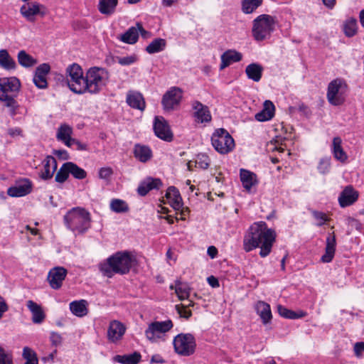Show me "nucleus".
<instances>
[{
	"label": "nucleus",
	"mask_w": 364,
	"mask_h": 364,
	"mask_svg": "<svg viewBox=\"0 0 364 364\" xmlns=\"http://www.w3.org/2000/svg\"><path fill=\"white\" fill-rule=\"evenodd\" d=\"M43 163V169L41 171V176L45 180L51 178L57 168L56 160L53 156H48L44 160Z\"/></svg>",
	"instance_id": "nucleus-25"
},
{
	"label": "nucleus",
	"mask_w": 364,
	"mask_h": 364,
	"mask_svg": "<svg viewBox=\"0 0 364 364\" xmlns=\"http://www.w3.org/2000/svg\"><path fill=\"white\" fill-rule=\"evenodd\" d=\"M28 309L32 313V321L34 323H41L45 318V314L42 310V308L37 303L29 300L26 304Z\"/></svg>",
	"instance_id": "nucleus-28"
},
{
	"label": "nucleus",
	"mask_w": 364,
	"mask_h": 364,
	"mask_svg": "<svg viewBox=\"0 0 364 364\" xmlns=\"http://www.w3.org/2000/svg\"><path fill=\"white\" fill-rule=\"evenodd\" d=\"M166 198L174 210H179L182 208V198L176 187L170 186L168 188L166 193Z\"/></svg>",
	"instance_id": "nucleus-19"
},
{
	"label": "nucleus",
	"mask_w": 364,
	"mask_h": 364,
	"mask_svg": "<svg viewBox=\"0 0 364 364\" xmlns=\"http://www.w3.org/2000/svg\"><path fill=\"white\" fill-rule=\"evenodd\" d=\"M330 164L331 162L329 159H321L319 164L318 166V169L319 172L322 174L328 173L329 171Z\"/></svg>",
	"instance_id": "nucleus-53"
},
{
	"label": "nucleus",
	"mask_w": 364,
	"mask_h": 364,
	"mask_svg": "<svg viewBox=\"0 0 364 364\" xmlns=\"http://www.w3.org/2000/svg\"><path fill=\"white\" fill-rule=\"evenodd\" d=\"M112 174V170L108 167L101 168L99 171V177L102 179H107Z\"/></svg>",
	"instance_id": "nucleus-56"
},
{
	"label": "nucleus",
	"mask_w": 364,
	"mask_h": 364,
	"mask_svg": "<svg viewBox=\"0 0 364 364\" xmlns=\"http://www.w3.org/2000/svg\"><path fill=\"white\" fill-rule=\"evenodd\" d=\"M43 6L36 2L27 3L21 7V14L29 21H34L37 14L44 16L45 13L41 11Z\"/></svg>",
	"instance_id": "nucleus-18"
},
{
	"label": "nucleus",
	"mask_w": 364,
	"mask_h": 364,
	"mask_svg": "<svg viewBox=\"0 0 364 364\" xmlns=\"http://www.w3.org/2000/svg\"><path fill=\"white\" fill-rule=\"evenodd\" d=\"M275 238V231L268 228L265 222L255 223L250 226L244 238V249L246 252H250L260 247L259 255L265 257L271 252Z\"/></svg>",
	"instance_id": "nucleus-1"
},
{
	"label": "nucleus",
	"mask_w": 364,
	"mask_h": 364,
	"mask_svg": "<svg viewBox=\"0 0 364 364\" xmlns=\"http://www.w3.org/2000/svg\"><path fill=\"white\" fill-rule=\"evenodd\" d=\"M134 155L139 161L145 163L151 159L152 151L147 146L136 144L134 149Z\"/></svg>",
	"instance_id": "nucleus-30"
},
{
	"label": "nucleus",
	"mask_w": 364,
	"mask_h": 364,
	"mask_svg": "<svg viewBox=\"0 0 364 364\" xmlns=\"http://www.w3.org/2000/svg\"><path fill=\"white\" fill-rule=\"evenodd\" d=\"M343 32L347 37H353L357 33V20L354 18L347 19L343 23Z\"/></svg>",
	"instance_id": "nucleus-41"
},
{
	"label": "nucleus",
	"mask_w": 364,
	"mask_h": 364,
	"mask_svg": "<svg viewBox=\"0 0 364 364\" xmlns=\"http://www.w3.org/2000/svg\"><path fill=\"white\" fill-rule=\"evenodd\" d=\"M348 87L346 81L336 78L328 85L326 97L328 102L333 106H340L344 103L348 95Z\"/></svg>",
	"instance_id": "nucleus-7"
},
{
	"label": "nucleus",
	"mask_w": 364,
	"mask_h": 364,
	"mask_svg": "<svg viewBox=\"0 0 364 364\" xmlns=\"http://www.w3.org/2000/svg\"><path fill=\"white\" fill-rule=\"evenodd\" d=\"M125 331L126 327L122 322L113 320L107 329V339L112 343H116L122 338Z\"/></svg>",
	"instance_id": "nucleus-15"
},
{
	"label": "nucleus",
	"mask_w": 364,
	"mask_h": 364,
	"mask_svg": "<svg viewBox=\"0 0 364 364\" xmlns=\"http://www.w3.org/2000/svg\"><path fill=\"white\" fill-rule=\"evenodd\" d=\"M274 104L269 100H266L264 102L263 109L255 114V119L259 122L269 120L274 117Z\"/></svg>",
	"instance_id": "nucleus-27"
},
{
	"label": "nucleus",
	"mask_w": 364,
	"mask_h": 364,
	"mask_svg": "<svg viewBox=\"0 0 364 364\" xmlns=\"http://www.w3.org/2000/svg\"><path fill=\"white\" fill-rule=\"evenodd\" d=\"M175 352L182 356H189L194 353L196 343L191 333H179L173 341Z\"/></svg>",
	"instance_id": "nucleus-9"
},
{
	"label": "nucleus",
	"mask_w": 364,
	"mask_h": 364,
	"mask_svg": "<svg viewBox=\"0 0 364 364\" xmlns=\"http://www.w3.org/2000/svg\"><path fill=\"white\" fill-rule=\"evenodd\" d=\"M336 250V238L335 236H328L326 238V252L321 257V261L323 262H330L334 256Z\"/></svg>",
	"instance_id": "nucleus-32"
},
{
	"label": "nucleus",
	"mask_w": 364,
	"mask_h": 364,
	"mask_svg": "<svg viewBox=\"0 0 364 364\" xmlns=\"http://www.w3.org/2000/svg\"><path fill=\"white\" fill-rule=\"evenodd\" d=\"M255 309L264 324H267L271 321L272 315L270 306L267 303L259 301L256 303Z\"/></svg>",
	"instance_id": "nucleus-23"
},
{
	"label": "nucleus",
	"mask_w": 364,
	"mask_h": 364,
	"mask_svg": "<svg viewBox=\"0 0 364 364\" xmlns=\"http://www.w3.org/2000/svg\"><path fill=\"white\" fill-rule=\"evenodd\" d=\"M277 310H278L279 314L281 316L286 318L295 319V318L302 317L304 316L303 314H301V315H298L296 312H294L291 310H289L282 305H278Z\"/></svg>",
	"instance_id": "nucleus-46"
},
{
	"label": "nucleus",
	"mask_w": 364,
	"mask_h": 364,
	"mask_svg": "<svg viewBox=\"0 0 364 364\" xmlns=\"http://www.w3.org/2000/svg\"><path fill=\"white\" fill-rule=\"evenodd\" d=\"M21 88V82L16 77L0 78V101L9 108L11 115H15L18 107L15 98Z\"/></svg>",
	"instance_id": "nucleus-4"
},
{
	"label": "nucleus",
	"mask_w": 364,
	"mask_h": 364,
	"mask_svg": "<svg viewBox=\"0 0 364 364\" xmlns=\"http://www.w3.org/2000/svg\"><path fill=\"white\" fill-rule=\"evenodd\" d=\"M173 327V323L170 319L164 321H154L148 325L147 328L145 330V336L151 342H156Z\"/></svg>",
	"instance_id": "nucleus-10"
},
{
	"label": "nucleus",
	"mask_w": 364,
	"mask_h": 364,
	"mask_svg": "<svg viewBox=\"0 0 364 364\" xmlns=\"http://www.w3.org/2000/svg\"><path fill=\"white\" fill-rule=\"evenodd\" d=\"M364 351V342H357L354 346V352L357 356H359Z\"/></svg>",
	"instance_id": "nucleus-61"
},
{
	"label": "nucleus",
	"mask_w": 364,
	"mask_h": 364,
	"mask_svg": "<svg viewBox=\"0 0 364 364\" xmlns=\"http://www.w3.org/2000/svg\"><path fill=\"white\" fill-rule=\"evenodd\" d=\"M139 38V29L137 26L129 28L124 34L121 35L119 39L126 43L134 44Z\"/></svg>",
	"instance_id": "nucleus-38"
},
{
	"label": "nucleus",
	"mask_w": 364,
	"mask_h": 364,
	"mask_svg": "<svg viewBox=\"0 0 364 364\" xmlns=\"http://www.w3.org/2000/svg\"><path fill=\"white\" fill-rule=\"evenodd\" d=\"M211 143L214 149L221 154H226L235 147V141L225 129H216L211 136Z\"/></svg>",
	"instance_id": "nucleus-8"
},
{
	"label": "nucleus",
	"mask_w": 364,
	"mask_h": 364,
	"mask_svg": "<svg viewBox=\"0 0 364 364\" xmlns=\"http://www.w3.org/2000/svg\"><path fill=\"white\" fill-rule=\"evenodd\" d=\"M170 289H175L176 294L180 300L188 299L191 288L186 283H183L180 280H176L175 286L171 285Z\"/></svg>",
	"instance_id": "nucleus-35"
},
{
	"label": "nucleus",
	"mask_w": 364,
	"mask_h": 364,
	"mask_svg": "<svg viewBox=\"0 0 364 364\" xmlns=\"http://www.w3.org/2000/svg\"><path fill=\"white\" fill-rule=\"evenodd\" d=\"M263 67L258 63H251L245 68L247 77L255 82H259L262 75Z\"/></svg>",
	"instance_id": "nucleus-31"
},
{
	"label": "nucleus",
	"mask_w": 364,
	"mask_h": 364,
	"mask_svg": "<svg viewBox=\"0 0 364 364\" xmlns=\"http://www.w3.org/2000/svg\"><path fill=\"white\" fill-rule=\"evenodd\" d=\"M108 79V73L103 68L98 67L90 68L86 73L82 84L77 85L78 94L86 92L91 94L98 93L106 85Z\"/></svg>",
	"instance_id": "nucleus-3"
},
{
	"label": "nucleus",
	"mask_w": 364,
	"mask_h": 364,
	"mask_svg": "<svg viewBox=\"0 0 364 364\" xmlns=\"http://www.w3.org/2000/svg\"><path fill=\"white\" fill-rule=\"evenodd\" d=\"M53 154L55 155L59 159L65 160L68 157V154L65 150H53Z\"/></svg>",
	"instance_id": "nucleus-63"
},
{
	"label": "nucleus",
	"mask_w": 364,
	"mask_h": 364,
	"mask_svg": "<svg viewBox=\"0 0 364 364\" xmlns=\"http://www.w3.org/2000/svg\"><path fill=\"white\" fill-rule=\"evenodd\" d=\"M70 148H73L76 150H85L87 149V146L70 136Z\"/></svg>",
	"instance_id": "nucleus-55"
},
{
	"label": "nucleus",
	"mask_w": 364,
	"mask_h": 364,
	"mask_svg": "<svg viewBox=\"0 0 364 364\" xmlns=\"http://www.w3.org/2000/svg\"><path fill=\"white\" fill-rule=\"evenodd\" d=\"M23 358L26 360L24 364H38V360L36 353L29 347H24L23 350Z\"/></svg>",
	"instance_id": "nucleus-44"
},
{
	"label": "nucleus",
	"mask_w": 364,
	"mask_h": 364,
	"mask_svg": "<svg viewBox=\"0 0 364 364\" xmlns=\"http://www.w3.org/2000/svg\"><path fill=\"white\" fill-rule=\"evenodd\" d=\"M88 302L85 299L76 300L70 303V311L77 317L82 318L87 315Z\"/></svg>",
	"instance_id": "nucleus-22"
},
{
	"label": "nucleus",
	"mask_w": 364,
	"mask_h": 364,
	"mask_svg": "<svg viewBox=\"0 0 364 364\" xmlns=\"http://www.w3.org/2000/svg\"><path fill=\"white\" fill-rule=\"evenodd\" d=\"M68 178V162L63 164L62 167L57 172L55 176V181L58 183L65 182Z\"/></svg>",
	"instance_id": "nucleus-48"
},
{
	"label": "nucleus",
	"mask_w": 364,
	"mask_h": 364,
	"mask_svg": "<svg viewBox=\"0 0 364 364\" xmlns=\"http://www.w3.org/2000/svg\"><path fill=\"white\" fill-rule=\"evenodd\" d=\"M240 180L247 191H250L257 183L255 174L245 169L240 170Z\"/></svg>",
	"instance_id": "nucleus-34"
},
{
	"label": "nucleus",
	"mask_w": 364,
	"mask_h": 364,
	"mask_svg": "<svg viewBox=\"0 0 364 364\" xmlns=\"http://www.w3.org/2000/svg\"><path fill=\"white\" fill-rule=\"evenodd\" d=\"M193 108L195 110L194 117L198 122H208L211 120V115L207 106L196 101L193 103Z\"/></svg>",
	"instance_id": "nucleus-20"
},
{
	"label": "nucleus",
	"mask_w": 364,
	"mask_h": 364,
	"mask_svg": "<svg viewBox=\"0 0 364 364\" xmlns=\"http://www.w3.org/2000/svg\"><path fill=\"white\" fill-rule=\"evenodd\" d=\"M342 139L339 136H336L332 141V153L333 156L341 162H345L348 159V156L342 148Z\"/></svg>",
	"instance_id": "nucleus-29"
},
{
	"label": "nucleus",
	"mask_w": 364,
	"mask_h": 364,
	"mask_svg": "<svg viewBox=\"0 0 364 364\" xmlns=\"http://www.w3.org/2000/svg\"><path fill=\"white\" fill-rule=\"evenodd\" d=\"M242 58V54L236 50H228L225 51L221 55V64L220 69L223 70L231 63L240 61Z\"/></svg>",
	"instance_id": "nucleus-24"
},
{
	"label": "nucleus",
	"mask_w": 364,
	"mask_h": 364,
	"mask_svg": "<svg viewBox=\"0 0 364 364\" xmlns=\"http://www.w3.org/2000/svg\"><path fill=\"white\" fill-rule=\"evenodd\" d=\"M166 46V40L163 38L154 39L149 46L146 48V51L149 54L159 53L165 49Z\"/></svg>",
	"instance_id": "nucleus-39"
},
{
	"label": "nucleus",
	"mask_w": 364,
	"mask_h": 364,
	"mask_svg": "<svg viewBox=\"0 0 364 364\" xmlns=\"http://www.w3.org/2000/svg\"><path fill=\"white\" fill-rule=\"evenodd\" d=\"M175 308H176L177 313L179 314L180 317H181V318L188 319L192 315L191 311L188 309L186 308V306L183 304H177V305H176Z\"/></svg>",
	"instance_id": "nucleus-49"
},
{
	"label": "nucleus",
	"mask_w": 364,
	"mask_h": 364,
	"mask_svg": "<svg viewBox=\"0 0 364 364\" xmlns=\"http://www.w3.org/2000/svg\"><path fill=\"white\" fill-rule=\"evenodd\" d=\"M62 337L60 334L53 332L50 336V341L53 345L57 346L62 343Z\"/></svg>",
	"instance_id": "nucleus-59"
},
{
	"label": "nucleus",
	"mask_w": 364,
	"mask_h": 364,
	"mask_svg": "<svg viewBox=\"0 0 364 364\" xmlns=\"http://www.w3.org/2000/svg\"><path fill=\"white\" fill-rule=\"evenodd\" d=\"M136 58L134 56H126L119 58L118 63L122 65H129L134 63Z\"/></svg>",
	"instance_id": "nucleus-57"
},
{
	"label": "nucleus",
	"mask_w": 364,
	"mask_h": 364,
	"mask_svg": "<svg viewBox=\"0 0 364 364\" xmlns=\"http://www.w3.org/2000/svg\"><path fill=\"white\" fill-rule=\"evenodd\" d=\"M0 67L5 70H14L16 67L15 60L4 49L0 50Z\"/></svg>",
	"instance_id": "nucleus-37"
},
{
	"label": "nucleus",
	"mask_w": 364,
	"mask_h": 364,
	"mask_svg": "<svg viewBox=\"0 0 364 364\" xmlns=\"http://www.w3.org/2000/svg\"><path fill=\"white\" fill-rule=\"evenodd\" d=\"M154 131L159 138L166 141L173 139V134L167 122L162 117H156L154 122Z\"/></svg>",
	"instance_id": "nucleus-12"
},
{
	"label": "nucleus",
	"mask_w": 364,
	"mask_h": 364,
	"mask_svg": "<svg viewBox=\"0 0 364 364\" xmlns=\"http://www.w3.org/2000/svg\"><path fill=\"white\" fill-rule=\"evenodd\" d=\"M358 197V194L351 186H347L341 193L338 198V202L341 207H347L355 203Z\"/></svg>",
	"instance_id": "nucleus-21"
},
{
	"label": "nucleus",
	"mask_w": 364,
	"mask_h": 364,
	"mask_svg": "<svg viewBox=\"0 0 364 364\" xmlns=\"http://www.w3.org/2000/svg\"><path fill=\"white\" fill-rule=\"evenodd\" d=\"M207 281L209 285L213 288H216L220 286L218 279L214 276L208 277Z\"/></svg>",
	"instance_id": "nucleus-64"
},
{
	"label": "nucleus",
	"mask_w": 364,
	"mask_h": 364,
	"mask_svg": "<svg viewBox=\"0 0 364 364\" xmlns=\"http://www.w3.org/2000/svg\"><path fill=\"white\" fill-rule=\"evenodd\" d=\"M149 191L150 188L146 186V179L143 181L137 188L138 193L141 196H146Z\"/></svg>",
	"instance_id": "nucleus-58"
},
{
	"label": "nucleus",
	"mask_w": 364,
	"mask_h": 364,
	"mask_svg": "<svg viewBox=\"0 0 364 364\" xmlns=\"http://www.w3.org/2000/svg\"><path fill=\"white\" fill-rule=\"evenodd\" d=\"M56 137L58 140L63 141L68 146V125L62 124L58 130Z\"/></svg>",
	"instance_id": "nucleus-47"
},
{
	"label": "nucleus",
	"mask_w": 364,
	"mask_h": 364,
	"mask_svg": "<svg viewBox=\"0 0 364 364\" xmlns=\"http://www.w3.org/2000/svg\"><path fill=\"white\" fill-rule=\"evenodd\" d=\"M146 186L150 188V191L152 189H159L162 186V182L159 178H146Z\"/></svg>",
	"instance_id": "nucleus-54"
},
{
	"label": "nucleus",
	"mask_w": 364,
	"mask_h": 364,
	"mask_svg": "<svg viewBox=\"0 0 364 364\" xmlns=\"http://www.w3.org/2000/svg\"><path fill=\"white\" fill-rule=\"evenodd\" d=\"M137 29H139V33H140L141 37L144 39H148L151 38V32L146 31L141 26V23H136Z\"/></svg>",
	"instance_id": "nucleus-60"
},
{
	"label": "nucleus",
	"mask_w": 364,
	"mask_h": 364,
	"mask_svg": "<svg viewBox=\"0 0 364 364\" xmlns=\"http://www.w3.org/2000/svg\"><path fill=\"white\" fill-rule=\"evenodd\" d=\"M141 354L134 352L131 354L117 355L113 358V360L122 364H137L141 360Z\"/></svg>",
	"instance_id": "nucleus-33"
},
{
	"label": "nucleus",
	"mask_w": 364,
	"mask_h": 364,
	"mask_svg": "<svg viewBox=\"0 0 364 364\" xmlns=\"http://www.w3.org/2000/svg\"><path fill=\"white\" fill-rule=\"evenodd\" d=\"M0 364H14L12 355L0 347Z\"/></svg>",
	"instance_id": "nucleus-52"
},
{
	"label": "nucleus",
	"mask_w": 364,
	"mask_h": 364,
	"mask_svg": "<svg viewBox=\"0 0 364 364\" xmlns=\"http://www.w3.org/2000/svg\"><path fill=\"white\" fill-rule=\"evenodd\" d=\"M312 215H313L314 218H315V220L317 221L316 225L318 226H321L322 225H323L325 223V222H326L328 220L326 213H324L323 212L314 210V211H312Z\"/></svg>",
	"instance_id": "nucleus-51"
},
{
	"label": "nucleus",
	"mask_w": 364,
	"mask_h": 364,
	"mask_svg": "<svg viewBox=\"0 0 364 364\" xmlns=\"http://www.w3.org/2000/svg\"><path fill=\"white\" fill-rule=\"evenodd\" d=\"M70 174L78 180H82L87 177V172L73 162H70Z\"/></svg>",
	"instance_id": "nucleus-45"
},
{
	"label": "nucleus",
	"mask_w": 364,
	"mask_h": 364,
	"mask_svg": "<svg viewBox=\"0 0 364 364\" xmlns=\"http://www.w3.org/2000/svg\"><path fill=\"white\" fill-rule=\"evenodd\" d=\"M90 227L91 216L87 210L80 207L70 210V229L75 235H83Z\"/></svg>",
	"instance_id": "nucleus-5"
},
{
	"label": "nucleus",
	"mask_w": 364,
	"mask_h": 364,
	"mask_svg": "<svg viewBox=\"0 0 364 364\" xmlns=\"http://www.w3.org/2000/svg\"><path fill=\"white\" fill-rule=\"evenodd\" d=\"M262 4V0H242V11L245 14H251L255 11Z\"/></svg>",
	"instance_id": "nucleus-42"
},
{
	"label": "nucleus",
	"mask_w": 364,
	"mask_h": 364,
	"mask_svg": "<svg viewBox=\"0 0 364 364\" xmlns=\"http://www.w3.org/2000/svg\"><path fill=\"white\" fill-rule=\"evenodd\" d=\"M117 3V0H99L98 9L101 14L109 16L115 11Z\"/></svg>",
	"instance_id": "nucleus-36"
},
{
	"label": "nucleus",
	"mask_w": 364,
	"mask_h": 364,
	"mask_svg": "<svg viewBox=\"0 0 364 364\" xmlns=\"http://www.w3.org/2000/svg\"><path fill=\"white\" fill-rule=\"evenodd\" d=\"M127 102L132 108L144 110L145 101L142 95L138 92H129L127 96Z\"/></svg>",
	"instance_id": "nucleus-26"
},
{
	"label": "nucleus",
	"mask_w": 364,
	"mask_h": 364,
	"mask_svg": "<svg viewBox=\"0 0 364 364\" xmlns=\"http://www.w3.org/2000/svg\"><path fill=\"white\" fill-rule=\"evenodd\" d=\"M110 208L113 212L117 213H127L129 211L127 203L121 199H113L110 203Z\"/></svg>",
	"instance_id": "nucleus-43"
},
{
	"label": "nucleus",
	"mask_w": 364,
	"mask_h": 364,
	"mask_svg": "<svg viewBox=\"0 0 364 364\" xmlns=\"http://www.w3.org/2000/svg\"><path fill=\"white\" fill-rule=\"evenodd\" d=\"M182 98V90L179 87H173L163 96L162 105L165 110H173L180 104Z\"/></svg>",
	"instance_id": "nucleus-11"
},
{
	"label": "nucleus",
	"mask_w": 364,
	"mask_h": 364,
	"mask_svg": "<svg viewBox=\"0 0 364 364\" xmlns=\"http://www.w3.org/2000/svg\"><path fill=\"white\" fill-rule=\"evenodd\" d=\"M196 164L202 169H207L210 166V159L205 154L198 155L196 161Z\"/></svg>",
	"instance_id": "nucleus-50"
},
{
	"label": "nucleus",
	"mask_w": 364,
	"mask_h": 364,
	"mask_svg": "<svg viewBox=\"0 0 364 364\" xmlns=\"http://www.w3.org/2000/svg\"><path fill=\"white\" fill-rule=\"evenodd\" d=\"M135 263L136 258L131 253L118 252L101 264L100 269L104 276L112 277L114 274H127Z\"/></svg>",
	"instance_id": "nucleus-2"
},
{
	"label": "nucleus",
	"mask_w": 364,
	"mask_h": 364,
	"mask_svg": "<svg viewBox=\"0 0 364 364\" xmlns=\"http://www.w3.org/2000/svg\"><path fill=\"white\" fill-rule=\"evenodd\" d=\"M31 191V181L27 178H23L16 181L15 184L8 189L7 193L11 197H22L30 193Z\"/></svg>",
	"instance_id": "nucleus-13"
},
{
	"label": "nucleus",
	"mask_w": 364,
	"mask_h": 364,
	"mask_svg": "<svg viewBox=\"0 0 364 364\" xmlns=\"http://www.w3.org/2000/svg\"><path fill=\"white\" fill-rule=\"evenodd\" d=\"M8 309L4 299L0 296V318L2 317L4 313L8 311Z\"/></svg>",
	"instance_id": "nucleus-62"
},
{
	"label": "nucleus",
	"mask_w": 364,
	"mask_h": 364,
	"mask_svg": "<svg viewBox=\"0 0 364 364\" xmlns=\"http://www.w3.org/2000/svg\"><path fill=\"white\" fill-rule=\"evenodd\" d=\"M85 77L80 65L76 63L70 65V90L78 94L79 90L77 89V85L82 84Z\"/></svg>",
	"instance_id": "nucleus-14"
},
{
	"label": "nucleus",
	"mask_w": 364,
	"mask_h": 364,
	"mask_svg": "<svg viewBox=\"0 0 364 364\" xmlns=\"http://www.w3.org/2000/svg\"><path fill=\"white\" fill-rule=\"evenodd\" d=\"M50 70V66L48 63H43L36 69L33 82L40 89H45L48 86L46 76Z\"/></svg>",
	"instance_id": "nucleus-16"
},
{
	"label": "nucleus",
	"mask_w": 364,
	"mask_h": 364,
	"mask_svg": "<svg viewBox=\"0 0 364 364\" xmlns=\"http://www.w3.org/2000/svg\"><path fill=\"white\" fill-rule=\"evenodd\" d=\"M18 63L24 68H30L37 63V60L25 50H21L18 53Z\"/></svg>",
	"instance_id": "nucleus-40"
},
{
	"label": "nucleus",
	"mask_w": 364,
	"mask_h": 364,
	"mask_svg": "<svg viewBox=\"0 0 364 364\" xmlns=\"http://www.w3.org/2000/svg\"><path fill=\"white\" fill-rule=\"evenodd\" d=\"M66 274L67 270L63 267H54L50 269L48 275V281L50 286L54 289H59Z\"/></svg>",
	"instance_id": "nucleus-17"
},
{
	"label": "nucleus",
	"mask_w": 364,
	"mask_h": 364,
	"mask_svg": "<svg viewBox=\"0 0 364 364\" xmlns=\"http://www.w3.org/2000/svg\"><path fill=\"white\" fill-rule=\"evenodd\" d=\"M276 21L274 17L262 14L253 21L252 36L257 41L269 38L274 30Z\"/></svg>",
	"instance_id": "nucleus-6"
}]
</instances>
